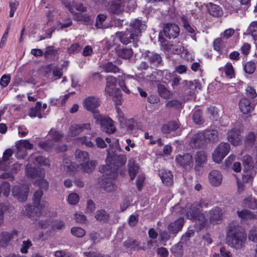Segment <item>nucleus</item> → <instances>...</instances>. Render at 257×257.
I'll use <instances>...</instances> for the list:
<instances>
[{
  "mask_svg": "<svg viewBox=\"0 0 257 257\" xmlns=\"http://www.w3.org/2000/svg\"><path fill=\"white\" fill-rule=\"evenodd\" d=\"M106 19V16L103 14H99L96 18V22L95 26L97 29L105 28L103 26V22H104Z\"/></svg>",
  "mask_w": 257,
  "mask_h": 257,
  "instance_id": "obj_49",
  "label": "nucleus"
},
{
  "mask_svg": "<svg viewBox=\"0 0 257 257\" xmlns=\"http://www.w3.org/2000/svg\"><path fill=\"white\" fill-rule=\"evenodd\" d=\"M255 69V64L252 61H249L246 63L244 66V70L245 72L248 74L253 73Z\"/></svg>",
  "mask_w": 257,
  "mask_h": 257,
  "instance_id": "obj_52",
  "label": "nucleus"
},
{
  "mask_svg": "<svg viewBox=\"0 0 257 257\" xmlns=\"http://www.w3.org/2000/svg\"><path fill=\"white\" fill-rule=\"evenodd\" d=\"M226 240L231 246L240 249L244 245L246 235L240 230L238 226L230 224L228 226Z\"/></svg>",
  "mask_w": 257,
  "mask_h": 257,
  "instance_id": "obj_3",
  "label": "nucleus"
},
{
  "mask_svg": "<svg viewBox=\"0 0 257 257\" xmlns=\"http://www.w3.org/2000/svg\"><path fill=\"white\" fill-rule=\"evenodd\" d=\"M49 134L55 141H60L63 137L62 135L60 132L54 130H51Z\"/></svg>",
  "mask_w": 257,
  "mask_h": 257,
  "instance_id": "obj_63",
  "label": "nucleus"
},
{
  "mask_svg": "<svg viewBox=\"0 0 257 257\" xmlns=\"http://www.w3.org/2000/svg\"><path fill=\"white\" fill-rule=\"evenodd\" d=\"M62 165L66 171L74 172L76 170L75 166L68 159L64 160Z\"/></svg>",
  "mask_w": 257,
  "mask_h": 257,
  "instance_id": "obj_50",
  "label": "nucleus"
},
{
  "mask_svg": "<svg viewBox=\"0 0 257 257\" xmlns=\"http://www.w3.org/2000/svg\"><path fill=\"white\" fill-rule=\"evenodd\" d=\"M95 217L98 221L105 222L108 220L109 214L104 210L101 209L96 211Z\"/></svg>",
  "mask_w": 257,
  "mask_h": 257,
  "instance_id": "obj_44",
  "label": "nucleus"
},
{
  "mask_svg": "<svg viewBox=\"0 0 257 257\" xmlns=\"http://www.w3.org/2000/svg\"><path fill=\"white\" fill-rule=\"evenodd\" d=\"M144 56L151 65L158 66L162 61V57L159 54L148 51L144 53Z\"/></svg>",
  "mask_w": 257,
  "mask_h": 257,
  "instance_id": "obj_16",
  "label": "nucleus"
},
{
  "mask_svg": "<svg viewBox=\"0 0 257 257\" xmlns=\"http://www.w3.org/2000/svg\"><path fill=\"white\" fill-rule=\"evenodd\" d=\"M71 233L76 237H82L86 233L85 230L81 227H74L71 228Z\"/></svg>",
  "mask_w": 257,
  "mask_h": 257,
  "instance_id": "obj_48",
  "label": "nucleus"
},
{
  "mask_svg": "<svg viewBox=\"0 0 257 257\" xmlns=\"http://www.w3.org/2000/svg\"><path fill=\"white\" fill-rule=\"evenodd\" d=\"M16 147L18 152H23V155H26L25 150H24V148L26 150L32 149L33 148V145L27 140H21L19 141V143L17 144Z\"/></svg>",
  "mask_w": 257,
  "mask_h": 257,
  "instance_id": "obj_34",
  "label": "nucleus"
},
{
  "mask_svg": "<svg viewBox=\"0 0 257 257\" xmlns=\"http://www.w3.org/2000/svg\"><path fill=\"white\" fill-rule=\"evenodd\" d=\"M44 175L45 174L43 177L37 178L39 179L37 180V183H38L41 189H47L48 187V182L44 179Z\"/></svg>",
  "mask_w": 257,
  "mask_h": 257,
  "instance_id": "obj_62",
  "label": "nucleus"
},
{
  "mask_svg": "<svg viewBox=\"0 0 257 257\" xmlns=\"http://www.w3.org/2000/svg\"><path fill=\"white\" fill-rule=\"evenodd\" d=\"M43 194V192L41 190L36 191L34 194L33 202L34 204L37 205V207L44 208L46 202H41V199Z\"/></svg>",
  "mask_w": 257,
  "mask_h": 257,
  "instance_id": "obj_37",
  "label": "nucleus"
},
{
  "mask_svg": "<svg viewBox=\"0 0 257 257\" xmlns=\"http://www.w3.org/2000/svg\"><path fill=\"white\" fill-rule=\"evenodd\" d=\"M32 246V243L30 240H24L22 241L20 251L22 253H27L28 249Z\"/></svg>",
  "mask_w": 257,
  "mask_h": 257,
  "instance_id": "obj_53",
  "label": "nucleus"
},
{
  "mask_svg": "<svg viewBox=\"0 0 257 257\" xmlns=\"http://www.w3.org/2000/svg\"><path fill=\"white\" fill-rule=\"evenodd\" d=\"M128 173L131 180L135 178L138 172L139 166L136 164L134 159H130L128 162Z\"/></svg>",
  "mask_w": 257,
  "mask_h": 257,
  "instance_id": "obj_32",
  "label": "nucleus"
},
{
  "mask_svg": "<svg viewBox=\"0 0 257 257\" xmlns=\"http://www.w3.org/2000/svg\"><path fill=\"white\" fill-rule=\"evenodd\" d=\"M193 119L196 124H201L204 122V119L202 116V111L200 109H197L194 111L193 114Z\"/></svg>",
  "mask_w": 257,
  "mask_h": 257,
  "instance_id": "obj_46",
  "label": "nucleus"
},
{
  "mask_svg": "<svg viewBox=\"0 0 257 257\" xmlns=\"http://www.w3.org/2000/svg\"><path fill=\"white\" fill-rule=\"evenodd\" d=\"M57 53V50L54 49L53 46H48L46 47L44 53V56L46 58H49L55 56Z\"/></svg>",
  "mask_w": 257,
  "mask_h": 257,
  "instance_id": "obj_51",
  "label": "nucleus"
},
{
  "mask_svg": "<svg viewBox=\"0 0 257 257\" xmlns=\"http://www.w3.org/2000/svg\"><path fill=\"white\" fill-rule=\"evenodd\" d=\"M213 257H231V254L225 247H221L220 248V253H215Z\"/></svg>",
  "mask_w": 257,
  "mask_h": 257,
  "instance_id": "obj_61",
  "label": "nucleus"
},
{
  "mask_svg": "<svg viewBox=\"0 0 257 257\" xmlns=\"http://www.w3.org/2000/svg\"><path fill=\"white\" fill-rule=\"evenodd\" d=\"M203 138V135L201 132L194 135L189 142L190 146L192 148H197L204 145L205 143Z\"/></svg>",
  "mask_w": 257,
  "mask_h": 257,
  "instance_id": "obj_29",
  "label": "nucleus"
},
{
  "mask_svg": "<svg viewBox=\"0 0 257 257\" xmlns=\"http://www.w3.org/2000/svg\"><path fill=\"white\" fill-rule=\"evenodd\" d=\"M222 212L220 208L215 207L210 211L209 219L212 223H217L222 219Z\"/></svg>",
  "mask_w": 257,
  "mask_h": 257,
  "instance_id": "obj_26",
  "label": "nucleus"
},
{
  "mask_svg": "<svg viewBox=\"0 0 257 257\" xmlns=\"http://www.w3.org/2000/svg\"><path fill=\"white\" fill-rule=\"evenodd\" d=\"M208 203L205 201L200 203H194L186 212L187 218L193 220L195 223L194 226L198 231L204 228L207 222V219L204 215L201 213L200 208L207 207Z\"/></svg>",
  "mask_w": 257,
  "mask_h": 257,
  "instance_id": "obj_1",
  "label": "nucleus"
},
{
  "mask_svg": "<svg viewBox=\"0 0 257 257\" xmlns=\"http://www.w3.org/2000/svg\"><path fill=\"white\" fill-rule=\"evenodd\" d=\"M183 241H181L172 246V253L177 257H181L183 255Z\"/></svg>",
  "mask_w": 257,
  "mask_h": 257,
  "instance_id": "obj_40",
  "label": "nucleus"
},
{
  "mask_svg": "<svg viewBox=\"0 0 257 257\" xmlns=\"http://www.w3.org/2000/svg\"><path fill=\"white\" fill-rule=\"evenodd\" d=\"M17 235L16 231H13L11 232H3L0 234V244L2 246H6L9 242L14 238V236Z\"/></svg>",
  "mask_w": 257,
  "mask_h": 257,
  "instance_id": "obj_27",
  "label": "nucleus"
},
{
  "mask_svg": "<svg viewBox=\"0 0 257 257\" xmlns=\"http://www.w3.org/2000/svg\"><path fill=\"white\" fill-rule=\"evenodd\" d=\"M176 165L186 171L191 170L194 166V157L189 153L178 154L176 156Z\"/></svg>",
  "mask_w": 257,
  "mask_h": 257,
  "instance_id": "obj_4",
  "label": "nucleus"
},
{
  "mask_svg": "<svg viewBox=\"0 0 257 257\" xmlns=\"http://www.w3.org/2000/svg\"><path fill=\"white\" fill-rule=\"evenodd\" d=\"M206 7L209 14L212 16L218 17L222 15V11L219 6L210 3L206 4Z\"/></svg>",
  "mask_w": 257,
  "mask_h": 257,
  "instance_id": "obj_33",
  "label": "nucleus"
},
{
  "mask_svg": "<svg viewBox=\"0 0 257 257\" xmlns=\"http://www.w3.org/2000/svg\"><path fill=\"white\" fill-rule=\"evenodd\" d=\"M124 246L133 250H146V248L141 246V242L137 240L128 239L123 242Z\"/></svg>",
  "mask_w": 257,
  "mask_h": 257,
  "instance_id": "obj_30",
  "label": "nucleus"
},
{
  "mask_svg": "<svg viewBox=\"0 0 257 257\" xmlns=\"http://www.w3.org/2000/svg\"><path fill=\"white\" fill-rule=\"evenodd\" d=\"M116 37L119 39V40L123 44L126 45L129 43L133 42L134 44H136L138 41L137 38L135 37H133L132 35V33L129 31L125 32H118L116 33Z\"/></svg>",
  "mask_w": 257,
  "mask_h": 257,
  "instance_id": "obj_15",
  "label": "nucleus"
},
{
  "mask_svg": "<svg viewBox=\"0 0 257 257\" xmlns=\"http://www.w3.org/2000/svg\"><path fill=\"white\" fill-rule=\"evenodd\" d=\"M76 160L80 163H84L89 160V155L87 152L77 150L75 153Z\"/></svg>",
  "mask_w": 257,
  "mask_h": 257,
  "instance_id": "obj_38",
  "label": "nucleus"
},
{
  "mask_svg": "<svg viewBox=\"0 0 257 257\" xmlns=\"http://www.w3.org/2000/svg\"><path fill=\"white\" fill-rule=\"evenodd\" d=\"M34 163L40 166H49L50 165L49 160L42 156L36 157Z\"/></svg>",
  "mask_w": 257,
  "mask_h": 257,
  "instance_id": "obj_56",
  "label": "nucleus"
},
{
  "mask_svg": "<svg viewBox=\"0 0 257 257\" xmlns=\"http://www.w3.org/2000/svg\"><path fill=\"white\" fill-rule=\"evenodd\" d=\"M240 111L244 114L251 113L254 109V105L251 100L245 97H242L238 103Z\"/></svg>",
  "mask_w": 257,
  "mask_h": 257,
  "instance_id": "obj_12",
  "label": "nucleus"
},
{
  "mask_svg": "<svg viewBox=\"0 0 257 257\" xmlns=\"http://www.w3.org/2000/svg\"><path fill=\"white\" fill-rule=\"evenodd\" d=\"M1 193L6 197H8L10 193L11 185L10 183L7 182L3 183L0 186Z\"/></svg>",
  "mask_w": 257,
  "mask_h": 257,
  "instance_id": "obj_54",
  "label": "nucleus"
},
{
  "mask_svg": "<svg viewBox=\"0 0 257 257\" xmlns=\"http://www.w3.org/2000/svg\"><path fill=\"white\" fill-rule=\"evenodd\" d=\"M63 5L72 14H74V9L80 12H86V8L84 7L82 4H77L75 1H69L68 0H61Z\"/></svg>",
  "mask_w": 257,
  "mask_h": 257,
  "instance_id": "obj_13",
  "label": "nucleus"
},
{
  "mask_svg": "<svg viewBox=\"0 0 257 257\" xmlns=\"http://www.w3.org/2000/svg\"><path fill=\"white\" fill-rule=\"evenodd\" d=\"M224 71L225 74L229 76L230 78H232L234 76V70L231 64L227 63L224 66Z\"/></svg>",
  "mask_w": 257,
  "mask_h": 257,
  "instance_id": "obj_64",
  "label": "nucleus"
},
{
  "mask_svg": "<svg viewBox=\"0 0 257 257\" xmlns=\"http://www.w3.org/2000/svg\"><path fill=\"white\" fill-rule=\"evenodd\" d=\"M230 149V146L228 143H221L214 151L212 158L216 163H219L228 154Z\"/></svg>",
  "mask_w": 257,
  "mask_h": 257,
  "instance_id": "obj_5",
  "label": "nucleus"
},
{
  "mask_svg": "<svg viewBox=\"0 0 257 257\" xmlns=\"http://www.w3.org/2000/svg\"><path fill=\"white\" fill-rule=\"evenodd\" d=\"M146 28L147 26L145 22L136 19L130 22L129 30L133 37H136L139 40V37L142 35Z\"/></svg>",
  "mask_w": 257,
  "mask_h": 257,
  "instance_id": "obj_7",
  "label": "nucleus"
},
{
  "mask_svg": "<svg viewBox=\"0 0 257 257\" xmlns=\"http://www.w3.org/2000/svg\"><path fill=\"white\" fill-rule=\"evenodd\" d=\"M184 218L180 217L174 222H171L168 226L169 232L172 234L177 233L182 229L184 223Z\"/></svg>",
  "mask_w": 257,
  "mask_h": 257,
  "instance_id": "obj_20",
  "label": "nucleus"
},
{
  "mask_svg": "<svg viewBox=\"0 0 257 257\" xmlns=\"http://www.w3.org/2000/svg\"><path fill=\"white\" fill-rule=\"evenodd\" d=\"M26 172L28 177L37 179L42 177L45 174L44 170L40 169L39 170L35 169L31 165L28 164L26 167Z\"/></svg>",
  "mask_w": 257,
  "mask_h": 257,
  "instance_id": "obj_22",
  "label": "nucleus"
},
{
  "mask_svg": "<svg viewBox=\"0 0 257 257\" xmlns=\"http://www.w3.org/2000/svg\"><path fill=\"white\" fill-rule=\"evenodd\" d=\"M124 0H111L107 6V10L109 12L118 14L123 10L122 3Z\"/></svg>",
  "mask_w": 257,
  "mask_h": 257,
  "instance_id": "obj_21",
  "label": "nucleus"
},
{
  "mask_svg": "<svg viewBox=\"0 0 257 257\" xmlns=\"http://www.w3.org/2000/svg\"><path fill=\"white\" fill-rule=\"evenodd\" d=\"M79 200V196L75 193L70 194L68 197V201L71 205L76 204Z\"/></svg>",
  "mask_w": 257,
  "mask_h": 257,
  "instance_id": "obj_59",
  "label": "nucleus"
},
{
  "mask_svg": "<svg viewBox=\"0 0 257 257\" xmlns=\"http://www.w3.org/2000/svg\"><path fill=\"white\" fill-rule=\"evenodd\" d=\"M159 176L163 183L167 186H171L173 183V175L171 171L161 169L159 171Z\"/></svg>",
  "mask_w": 257,
  "mask_h": 257,
  "instance_id": "obj_23",
  "label": "nucleus"
},
{
  "mask_svg": "<svg viewBox=\"0 0 257 257\" xmlns=\"http://www.w3.org/2000/svg\"><path fill=\"white\" fill-rule=\"evenodd\" d=\"M117 55L123 59H128L133 55V51L131 48H122L117 50Z\"/></svg>",
  "mask_w": 257,
  "mask_h": 257,
  "instance_id": "obj_41",
  "label": "nucleus"
},
{
  "mask_svg": "<svg viewBox=\"0 0 257 257\" xmlns=\"http://www.w3.org/2000/svg\"><path fill=\"white\" fill-rule=\"evenodd\" d=\"M41 110V103L40 102H37L36 105L31 108L29 115L31 117H38L41 118L42 117Z\"/></svg>",
  "mask_w": 257,
  "mask_h": 257,
  "instance_id": "obj_36",
  "label": "nucleus"
},
{
  "mask_svg": "<svg viewBox=\"0 0 257 257\" xmlns=\"http://www.w3.org/2000/svg\"><path fill=\"white\" fill-rule=\"evenodd\" d=\"M96 163L95 161L88 160L84 163H80L79 167L83 172L89 173L94 170Z\"/></svg>",
  "mask_w": 257,
  "mask_h": 257,
  "instance_id": "obj_31",
  "label": "nucleus"
},
{
  "mask_svg": "<svg viewBox=\"0 0 257 257\" xmlns=\"http://www.w3.org/2000/svg\"><path fill=\"white\" fill-rule=\"evenodd\" d=\"M158 90L160 95L164 98H168L171 95V92L163 85H158Z\"/></svg>",
  "mask_w": 257,
  "mask_h": 257,
  "instance_id": "obj_47",
  "label": "nucleus"
},
{
  "mask_svg": "<svg viewBox=\"0 0 257 257\" xmlns=\"http://www.w3.org/2000/svg\"><path fill=\"white\" fill-rule=\"evenodd\" d=\"M209 183L213 186H219L222 181V175L220 171L214 170L211 171L208 175Z\"/></svg>",
  "mask_w": 257,
  "mask_h": 257,
  "instance_id": "obj_19",
  "label": "nucleus"
},
{
  "mask_svg": "<svg viewBox=\"0 0 257 257\" xmlns=\"http://www.w3.org/2000/svg\"><path fill=\"white\" fill-rule=\"evenodd\" d=\"M83 104L86 110L93 113L94 117L95 114H99L97 108L100 105V102L97 97L92 96L86 98Z\"/></svg>",
  "mask_w": 257,
  "mask_h": 257,
  "instance_id": "obj_8",
  "label": "nucleus"
},
{
  "mask_svg": "<svg viewBox=\"0 0 257 257\" xmlns=\"http://www.w3.org/2000/svg\"><path fill=\"white\" fill-rule=\"evenodd\" d=\"M105 93L110 96H113L118 92H120V90L118 88H116V86H106L105 89Z\"/></svg>",
  "mask_w": 257,
  "mask_h": 257,
  "instance_id": "obj_60",
  "label": "nucleus"
},
{
  "mask_svg": "<svg viewBox=\"0 0 257 257\" xmlns=\"http://www.w3.org/2000/svg\"><path fill=\"white\" fill-rule=\"evenodd\" d=\"M104 70L107 73H115L119 72L120 69L116 65L112 64L111 62H108L104 64L103 66Z\"/></svg>",
  "mask_w": 257,
  "mask_h": 257,
  "instance_id": "obj_45",
  "label": "nucleus"
},
{
  "mask_svg": "<svg viewBox=\"0 0 257 257\" xmlns=\"http://www.w3.org/2000/svg\"><path fill=\"white\" fill-rule=\"evenodd\" d=\"M237 214L240 218L244 219H252L255 217L254 214L251 211L246 209L237 211Z\"/></svg>",
  "mask_w": 257,
  "mask_h": 257,
  "instance_id": "obj_43",
  "label": "nucleus"
},
{
  "mask_svg": "<svg viewBox=\"0 0 257 257\" xmlns=\"http://www.w3.org/2000/svg\"><path fill=\"white\" fill-rule=\"evenodd\" d=\"M107 164L101 167L102 170L105 169V172L110 178H116L117 176V171L119 168L123 166L126 161V158L124 155L120 154L117 155L113 154L112 156L110 155L109 151H108Z\"/></svg>",
  "mask_w": 257,
  "mask_h": 257,
  "instance_id": "obj_2",
  "label": "nucleus"
},
{
  "mask_svg": "<svg viewBox=\"0 0 257 257\" xmlns=\"http://www.w3.org/2000/svg\"><path fill=\"white\" fill-rule=\"evenodd\" d=\"M243 162L245 170L244 177L247 176L248 179L252 178L256 173L255 170L253 166L252 158L249 155H245L243 157Z\"/></svg>",
  "mask_w": 257,
  "mask_h": 257,
  "instance_id": "obj_10",
  "label": "nucleus"
},
{
  "mask_svg": "<svg viewBox=\"0 0 257 257\" xmlns=\"http://www.w3.org/2000/svg\"><path fill=\"white\" fill-rule=\"evenodd\" d=\"M29 191L28 186L26 184L16 185L12 188L13 196L20 201H25L27 199Z\"/></svg>",
  "mask_w": 257,
  "mask_h": 257,
  "instance_id": "obj_9",
  "label": "nucleus"
},
{
  "mask_svg": "<svg viewBox=\"0 0 257 257\" xmlns=\"http://www.w3.org/2000/svg\"><path fill=\"white\" fill-rule=\"evenodd\" d=\"M185 89L186 91H189V95H192L198 89H201V85L197 80L194 81H184Z\"/></svg>",
  "mask_w": 257,
  "mask_h": 257,
  "instance_id": "obj_24",
  "label": "nucleus"
},
{
  "mask_svg": "<svg viewBox=\"0 0 257 257\" xmlns=\"http://www.w3.org/2000/svg\"><path fill=\"white\" fill-rule=\"evenodd\" d=\"M94 118L97 121L99 122L103 132L107 134H112L115 132V128L113 125V121L109 117L96 114L94 115Z\"/></svg>",
  "mask_w": 257,
  "mask_h": 257,
  "instance_id": "obj_6",
  "label": "nucleus"
},
{
  "mask_svg": "<svg viewBox=\"0 0 257 257\" xmlns=\"http://www.w3.org/2000/svg\"><path fill=\"white\" fill-rule=\"evenodd\" d=\"M164 33L169 39H174L178 37L180 33L178 26L174 23H167L164 25Z\"/></svg>",
  "mask_w": 257,
  "mask_h": 257,
  "instance_id": "obj_11",
  "label": "nucleus"
},
{
  "mask_svg": "<svg viewBox=\"0 0 257 257\" xmlns=\"http://www.w3.org/2000/svg\"><path fill=\"white\" fill-rule=\"evenodd\" d=\"M81 133V131L78 124L71 125L69 128V133L72 137L76 136Z\"/></svg>",
  "mask_w": 257,
  "mask_h": 257,
  "instance_id": "obj_57",
  "label": "nucleus"
},
{
  "mask_svg": "<svg viewBox=\"0 0 257 257\" xmlns=\"http://www.w3.org/2000/svg\"><path fill=\"white\" fill-rule=\"evenodd\" d=\"M179 127L178 123L176 122H169L163 125L161 127L162 132L165 134H169L172 132H174Z\"/></svg>",
  "mask_w": 257,
  "mask_h": 257,
  "instance_id": "obj_35",
  "label": "nucleus"
},
{
  "mask_svg": "<svg viewBox=\"0 0 257 257\" xmlns=\"http://www.w3.org/2000/svg\"><path fill=\"white\" fill-rule=\"evenodd\" d=\"M78 142L81 144L85 145L87 147H92L94 146L93 143L87 137L84 136L77 139Z\"/></svg>",
  "mask_w": 257,
  "mask_h": 257,
  "instance_id": "obj_55",
  "label": "nucleus"
},
{
  "mask_svg": "<svg viewBox=\"0 0 257 257\" xmlns=\"http://www.w3.org/2000/svg\"><path fill=\"white\" fill-rule=\"evenodd\" d=\"M99 170L103 173V177L106 180L105 181H104L102 184L104 190L107 192H111L114 190L116 188L114 180L115 178L109 177L108 175L105 174V169L102 170V167L99 168Z\"/></svg>",
  "mask_w": 257,
  "mask_h": 257,
  "instance_id": "obj_18",
  "label": "nucleus"
},
{
  "mask_svg": "<svg viewBox=\"0 0 257 257\" xmlns=\"http://www.w3.org/2000/svg\"><path fill=\"white\" fill-rule=\"evenodd\" d=\"M227 139L228 141L233 146H238L240 144L241 140V136L238 129L233 128L228 131L227 134Z\"/></svg>",
  "mask_w": 257,
  "mask_h": 257,
  "instance_id": "obj_14",
  "label": "nucleus"
},
{
  "mask_svg": "<svg viewBox=\"0 0 257 257\" xmlns=\"http://www.w3.org/2000/svg\"><path fill=\"white\" fill-rule=\"evenodd\" d=\"M194 159L196 163L195 169H196L198 167H202L204 164L206 163L207 153L204 151H198L196 153Z\"/></svg>",
  "mask_w": 257,
  "mask_h": 257,
  "instance_id": "obj_25",
  "label": "nucleus"
},
{
  "mask_svg": "<svg viewBox=\"0 0 257 257\" xmlns=\"http://www.w3.org/2000/svg\"><path fill=\"white\" fill-rule=\"evenodd\" d=\"M89 237L93 244H95L100 241L102 238L100 234L96 231H92L89 234Z\"/></svg>",
  "mask_w": 257,
  "mask_h": 257,
  "instance_id": "obj_58",
  "label": "nucleus"
},
{
  "mask_svg": "<svg viewBox=\"0 0 257 257\" xmlns=\"http://www.w3.org/2000/svg\"><path fill=\"white\" fill-rule=\"evenodd\" d=\"M43 208L37 207V205L34 204L33 206L28 205L25 206V209L23 210L24 215L28 216L29 217H32L34 215L40 216L42 214V210Z\"/></svg>",
  "mask_w": 257,
  "mask_h": 257,
  "instance_id": "obj_17",
  "label": "nucleus"
},
{
  "mask_svg": "<svg viewBox=\"0 0 257 257\" xmlns=\"http://www.w3.org/2000/svg\"><path fill=\"white\" fill-rule=\"evenodd\" d=\"M13 154V152L12 149H7L3 154L2 160L0 161V166L4 167V169L6 168L7 165V162L9 160L10 158L12 157Z\"/></svg>",
  "mask_w": 257,
  "mask_h": 257,
  "instance_id": "obj_39",
  "label": "nucleus"
},
{
  "mask_svg": "<svg viewBox=\"0 0 257 257\" xmlns=\"http://www.w3.org/2000/svg\"><path fill=\"white\" fill-rule=\"evenodd\" d=\"M247 32L251 35L254 40H257V21H253L250 24Z\"/></svg>",
  "mask_w": 257,
  "mask_h": 257,
  "instance_id": "obj_42",
  "label": "nucleus"
},
{
  "mask_svg": "<svg viewBox=\"0 0 257 257\" xmlns=\"http://www.w3.org/2000/svg\"><path fill=\"white\" fill-rule=\"evenodd\" d=\"M201 133L203 135L205 143L214 142L218 140V133L216 130H205Z\"/></svg>",
  "mask_w": 257,
  "mask_h": 257,
  "instance_id": "obj_28",
  "label": "nucleus"
}]
</instances>
